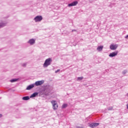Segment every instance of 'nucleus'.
I'll return each instance as SVG.
<instances>
[{"label":"nucleus","instance_id":"20e7f679","mask_svg":"<svg viewBox=\"0 0 128 128\" xmlns=\"http://www.w3.org/2000/svg\"><path fill=\"white\" fill-rule=\"evenodd\" d=\"M118 54V52L116 51L115 52H112V53H110L109 54V57L113 58L117 56Z\"/></svg>","mask_w":128,"mask_h":128},{"label":"nucleus","instance_id":"f3484780","mask_svg":"<svg viewBox=\"0 0 128 128\" xmlns=\"http://www.w3.org/2000/svg\"><path fill=\"white\" fill-rule=\"evenodd\" d=\"M28 43L31 44V45H32V40H29V42H28Z\"/></svg>","mask_w":128,"mask_h":128},{"label":"nucleus","instance_id":"1a4fd4ad","mask_svg":"<svg viewBox=\"0 0 128 128\" xmlns=\"http://www.w3.org/2000/svg\"><path fill=\"white\" fill-rule=\"evenodd\" d=\"M78 4V2L74 1V2H72L71 4H68V6L69 7L74 6H75L77 5Z\"/></svg>","mask_w":128,"mask_h":128},{"label":"nucleus","instance_id":"0eeeda50","mask_svg":"<svg viewBox=\"0 0 128 128\" xmlns=\"http://www.w3.org/2000/svg\"><path fill=\"white\" fill-rule=\"evenodd\" d=\"M44 82V80L37 81L35 82V85L38 86L42 85Z\"/></svg>","mask_w":128,"mask_h":128},{"label":"nucleus","instance_id":"9d476101","mask_svg":"<svg viewBox=\"0 0 128 128\" xmlns=\"http://www.w3.org/2000/svg\"><path fill=\"white\" fill-rule=\"evenodd\" d=\"M78 4V2L74 1V2H72L71 4H68V6L69 7L74 6H75L77 5Z\"/></svg>","mask_w":128,"mask_h":128},{"label":"nucleus","instance_id":"9b49d317","mask_svg":"<svg viewBox=\"0 0 128 128\" xmlns=\"http://www.w3.org/2000/svg\"><path fill=\"white\" fill-rule=\"evenodd\" d=\"M32 98V94L31 95V96H30V98L28 96H26L22 98V100H28L30 98Z\"/></svg>","mask_w":128,"mask_h":128},{"label":"nucleus","instance_id":"f03ea898","mask_svg":"<svg viewBox=\"0 0 128 128\" xmlns=\"http://www.w3.org/2000/svg\"><path fill=\"white\" fill-rule=\"evenodd\" d=\"M51 104H52L53 110H56L58 108V105L56 100L51 101Z\"/></svg>","mask_w":128,"mask_h":128},{"label":"nucleus","instance_id":"6e6552de","mask_svg":"<svg viewBox=\"0 0 128 128\" xmlns=\"http://www.w3.org/2000/svg\"><path fill=\"white\" fill-rule=\"evenodd\" d=\"M78 4V2L74 1V2H72L71 4H68V6L69 7L74 6H75L77 5Z\"/></svg>","mask_w":128,"mask_h":128},{"label":"nucleus","instance_id":"412c9836","mask_svg":"<svg viewBox=\"0 0 128 128\" xmlns=\"http://www.w3.org/2000/svg\"><path fill=\"white\" fill-rule=\"evenodd\" d=\"M60 70H57L56 71V73H58V72H59Z\"/></svg>","mask_w":128,"mask_h":128},{"label":"nucleus","instance_id":"dca6fc26","mask_svg":"<svg viewBox=\"0 0 128 128\" xmlns=\"http://www.w3.org/2000/svg\"><path fill=\"white\" fill-rule=\"evenodd\" d=\"M17 81L16 79H12V80H10L11 82H16Z\"/></svg>","mask_w":128,"mask_h":128},{"label":"nucleus","instance_id":"423d86ee","mask_svg":"<svg viewBox=\"0 0 128 128\" xmlns=\"http://www.w3.org/2000/svg\"><path fill=\"white\" fill-rule=\"evenodd\" d=\"M99 126L98 123H93L89 125L90 128H94Z\"/></svg>","mask_w":128,"mask_h":128},{"label":"nucleus","instance_id":"b1692460","mask_svg":"<svg viewBox=\"0 0 128 128\" xmlns=\"http://www.w3.org/2000/svg\"><path fill=\"white\" fill-rule=\"evenodd\" d=\"M26 66V64H24V65H23V66Z\"/></svg>","mask_w":128,"mask_h":128},{"label":"nucleus","instance_id":"5701e85b","mask_svg":"<svg viewBox=\"0 0 128 128\" xmlns=\"http://www.w3.org/2000/svg\"><path fill=\"white\" fill-rule=\"evenodd\" d=\"M2 117V114H0V118Z\"/></svg>","mask_w":128,"mask_h":128},{"label":"nucleus","instance_id":"4be33fe9","mask_svg":"<svg viewBox=\"0 0 128 128\" xmlns=\"http://www.w3.org/2000/svg\"><path fill=\"white\" fill-rule=\"evenodd\" d=\"M2 25L1 24H0V28L2 27Z\"/></svg>","mask_w":128,"mask_h":128},{"label":"nucleus","instance_id":"f8f14e48","mask_svg":"<svg viewBox=\"0 0 128 128\" xmlns=\"http://www.w3.org/2000/svg\"><path fill=\"white\" fill-rule=\"evenodd\" d=\"M104 48V46H100L98 47V51H101L102 50V48Z\"/></svg>","mask_w":128,"mask_h":128},{"label":"nucleus","instance_id":"39448f33","mask_svg":"<svg viewBox=\"0 0 128 128\" xmlns=\"http://www.w3.org/2000/svg\"><path fill=\"white\" fill-rule=\"evenodd\" d=\"M118 47V46L117 44H111L110 46V49L111 50H116Z\"/></svg>","mask_w":128,"mask_h":128},{"label":"nucleus","instance_id":"2eb2a0df","mask_svg":"<svg viewBox=\"0 0 128 128\" xmlns=\"http://www.w3.org/2000/svg\"><path fill=\"white\" fill-rule=\"evenodd\" d=\"M38 96V92H34L32 94V98H34Z\"/></svg>","mask_w":128,"mask_h":128},{"label":"nucleus","instance_id":"aec40b11","mask_svg":"<svg viewBox=\"0 0 128 128\" xmlns=\"http://www.w3.org/2000/svg\"><path fill=\"white\" fill-rule=\"evenodd\" d=\"M77 128H84L83 127H81V126H78Z\"/></svg>","mask_w":128,"mask_h":128},{"label":"nucleus","instance_id":"a211bd4d","mask_svg":"<svg viewBox=\"0 0 128 128\" xmlns=\"http://www.w3.org/2000/svg\"><path fill=\"white\" fill-rule=\"evenodd\" d=\"M83 79L82 77H78V80H81Z\"/></svg>","mask_w":128,"mask_h":128},{"label":"nucleus","instance_id":"f257e3e1","mask_svg":"<svg viewBox=\"0 0 128 128\" xmlns=\"http://www.w3.org/2000/svg\"><path fill=\"white\" fill-rule=\"evenodd\" d=\"M52 60L50 58H48V59H46V61L44 62V68H46L47 66L50 65V64L52 63Z\"/></svg>","mask_w":128,"mask_h":128},{"label":"nucleus","instance_id":"7ed1b4c3","mask_svg":"<svg viewBox=\"0 0 128 128\" xmlns=\"http://www.w3.org/2000/svg\"><path fill=\"white\" fill-rule=\"evenodd\" d=\"M43 19V18L42 16H37L35 17L34 18V20L35 22H40L41 20Z\"/></svg>","mask_w":128,"mask_h":128},{"label":"nucleus","instance_id":"4468645a","mask_svg":"<svg viewBox=\"0 0 128 128\" xmlns=\"http://www.w3.org/2000/svg\"><path fill=\"white\" fill-rule=\"evenodd\" d=\"M68 106V104H63L62 106V108H65Z\"/></svg>","mask_w":128,"mask_h":128},{"label":"nucleus","instance_id":"6ab92c4d","mask_svg":"<svg viewBox=\"0 0 128 128\" xmlns=\"http://www.w3.org/2000/svg\"><path fill=\"white\" fill-rule=\"evenodd\" d=\"M34 42H35L34 40H32V44H34Z\"/></svg>","mask_w":128,"mask_h":128},{"label":"nucleus","instance_id":"ddd939ff","mask_svg":"<svg viewBox=\"0 0 128 128\" xmlns=\"http://www.w3.org/2000/svg\"><path fill=\"white\" fill-rule=\"evenodd\" d=\"M32 88V85H30V86H28V88H26V90H31Z\"/></svg>","mask_w":128,"mask_h":128}]
</instances>
